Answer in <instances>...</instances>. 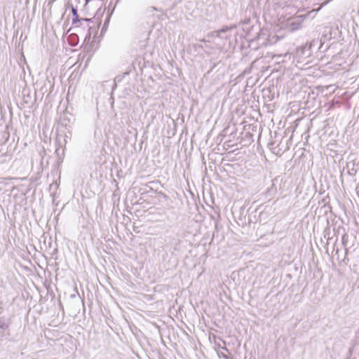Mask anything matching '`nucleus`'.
<instances>
[{
  "mask_svg": "<svg viewBox=\"0 0 359 359\" xmlns=\"http://www.w3.org/2000/svg\"><path fill=\"white\" fill-rule=\"evenodd\" d=\"M12 324V318L10 316L0 317V340L8 338L11 335L10 326Z\"/></svg>",
  "mask_w": 359,
  "mask_h": 359,
  "instance_id": "f257e3e1",
  "label": "nucleus"
},
{
  "mask_svg": "<svg viewBox=\"0 0 359 359\" xmlns=\"http://www.w3.org/2000/svg\"><path fill=\"white\" fill-rule=\"evenodd\" d=\"M71 9L73 15L72 25H74L75 27H79L78 24H81L82 22H94V18H80L79 16L76 8H75L73 5H71Z\"/></svg>",
  "mask_w": 359,
  "mask_h": 359,
  "instance_id": "f03ea898",
  "label": "nucleus"
},
{
  "mask_svg": "<svg viewBox=\"0 0 359 359\" xmlns=\"http://www.w3.org/2000/svg\"><path fill=\"white\" fill-rule=\"evenodd\" d=\"M313 50L310 49V47L306 43L304 46H300L297 48V55L299 58H306L311 55Z\"/></svg>",
  "mask_w": 359,
  "mask_h": 359,
  "instance_id": "7ed1b4c3",
  "label": "nucleus"
},
{
  "mask_svg": "<svg viewBox=\"0 0 359 359\" xmlns=\"http://www.w3.org/2000/svg\"><path fill=\"white\" fill-rule=\"evenodd\" d=\"M346 171V173L350 176H354L357 173V170L355 168V163L353 161H348L346 163V165L344 168L341 175Z\"/></svg>",
  "mask_w": 359,
  "mask_h": 359,
  "instance_id": "20e7f679",
  "label": "nucleus"
},
{
  "mask_svg": "<svg viewBox=\"0 0 359 359\" xmlns=\"http://www.w3.org/2000/svg\"><path fill=\"white\" fill-rule=\"evenodd\" d=\"M232 28L233 27H231L224 26L220 29L213 31L211 33V36L212 37H219V36H220L221 34H226L228 31H230L231 29H232Z\"/></svg>",
  "mask_w": 359,
  "mask_h": 359,
  "instance_id": "39448f33",
  "label": "nucleus"
},
{
  "mask_svg": "<svg viewBox=\"0 0 359 359\" xmlns=\"http://www.w3.org/2000/svg\"><path fill=\"white\" fill-rule=\"evenodd\" d=\"M307 44L310 47V49H311L312 50L315 48L320 49L323 46V43L321 42V40L319 41L318 39H313L311 42L307 43Z\"/></svg>",
  "mask_w": 359,
  "mask_h": 359,
  "instance_id": "423d86ee",
  "label": "nucleus"
},
{
  "mask_svg": "<svg viewBox=\"0 0 359 359\" xmlns=\"http://www.w3.org/2000/svg\"><path fill=\"white\" fill-rule=\"evenodd\" d=\"M70 123V119L64 114L60 118V123L65 127H67L68 124Z\"/></svg>",
  "mask_w": 359,
  "mask_h": 359,
  "instance_id": "0eeeda50",
  "label": "nucleus"
},
{
  "mask_svg": "<svg viewBox=\"0 0 359 359\" xmlns=\"http://www.w3.org/2000/svg\"><path fill=\"white\" fill-rule=\"evenodd\" d=\"M348 236L346 233L343 234L341 238V243L343 246L345 248V254H348V249L346 248L348 243Z\"/></svg>",
  "mask_w": 359,
  "mask_h": 359,
  "instance_id": "6e6552de",
  "label": "nucleus"
},
{
  "mask_svg": "<svg viewBox=\"0 0 359 359\" xmlns=\"http://www.w3.org/2000/svg\"><path fill=\"white\" fill-rule=\"evenodd\" d=\"M87 27H88V34L86 36V40L87 39H90V37H91L92 34L95 33V29H96L93 26H90L89 25H87Z\"/></svg>",
  "mask_w": 359,
  "mask_h": 359,
  "instance_id": "1a4fd4ad",
  "label": "nucleus"
},
{
  "mask_svg": "<svg viewBox=\"0 0 359 359\" xmlns=\"http://www.w3.org/2000/svg\"><path fill=\"white\" fill-rule=\"evenodd\" d=\"M302 27L301 22H292L290 23V28L292 31L297 30Z\"/></svg>",
  "mask_w": 359,
  "mask_h": 359,
  "instance_id": "9d476101",
  "label": "nucleus"
},
{
  "mask_svg": "<svg viewBox=\"0 0 359 359\" xmlns=\"http://www.w3.org/2000/svg\"><path fill=\"white\" fill-rule=\"evenodd\" d=\"M330 227H327V229H325L324 231V237L325 238H326L327 241H329L330 239L332 238V237L330 236Z\"/></svg>",
  "mask_w": 359,
  "mask_h": 359,
  "instance_id": "9b49d317",
  "label": "nucleus"
},
{
  "mask_svg": "<svg viewBox=\"0 0 359 359\" xmlns=\"http://www.w3.org/2000/svg\"><path fill=\"white\" fill-rule=\"evenodd\" d=\"M275 144H276L275 142H271L269 143V147L272 151L273 153H275V149H276L274 147Z\"/></svg>",
  "mask_w": 359,
  "mask_h": 359,
  "instance_id": "f8f14e48",
  "label": "nucleus"
},
{
  "mask_svg": "<svg viewBox=\"0 0 359 359\" xmlns=\"http://www.w3.org/2000/svg\"><path fill=\"white\" fill-rule=\"evenodd\" d=\"M218 38H220V39H226L228 38V36L226 35V34H221L220 36H219Z\"/></svg>",
  "mask_w": 359,
  "mask_h": 359,
  "instance_id": "ddd939ff",
  "label": "nucleus"
},
{
  "mask_svg": "<svg viewBox=\"0 0 359 359\" xmlns=\"http://www.w3.org/2000/svg\"><path fill=\"white\" fill-rule=\"evenodd\" d=\"M109 22V18H107V20L105 21L104 25L102 29L101 33H102L104 30V27L107 25V24Z\"/></svg>",
  "mask_w": 359,
  "mask_h": 359,
  "instance_id": "4468645a",
  "label": "nucleus"
},
{
  "mask_svg": "<svg viewBox=\"0 0 359 359\" xmlns=\"http://www.w3.org/2000/svg\"><path fill=\"white\" fill-rule=\"evenodd\" d=\"M221 356L225 359H233L232 358H229L224 353H222Z\"/></svg>",
  "mask_w": 359,
  "mask_h": 359,
  "instance_id": "2eb2a0df",
  "label": "nucleus"
},
{
  "mask_svg": "<svg viewBox=\"0 0 359 359\" xmlns=\"http://www.w3.org/2000/svg\"><path fill=\"white\" fill-rule=\"evenodd\" d=\"M353 349H354V348H353V347L349 348V349H348V353H349L350 355H352V354H353Z\"/></svg>",
  "mask_w": 359,
  "mask_h": 359,
  "instance_id": "dca6fc26",
  "label": "nucleus"
},
{
  "mask_svg": "<svg viewBox=\"0 0 359 359\" xmlns=\"http://www.w3.org/2000/svg\"><path fill=\"white\" fill-rule=\"evenodd\" d=\"M89 23H90V22H82L81 24H78V25H79V27H80V26H83V25H89Z\"/></svg>",
  "mask_w": 359,
  "mask_h": 359,
  "instance_id": "f3484780",
  "label": "nucleus"
},
{
  "mask_svg": "<svg viewBox=\"0 0 359 359\" xmlns=\"http://www.w3.org/2000/svg\"><path fill=\"white\" fill-rule=\"evenodd\" d=\"M86 1V6L91 1V0H85ZM101 4L102 3L103 0H99Z\"/></svg>",
  "mask_w": 359,
  "mask_h": 359,
  "instance_id": "a211bd4d",
  "label": "nucleus"
},
{
  "mask_svg": "<svg viewBox=\"0 0 359 359\" xmlns=\"http://www.w3.org/2000/svg\"><path fill=\"white\" fill-rule=\"evenodd\" d=\"M121 79L119 76H116V77L115 78V81H121Z\"/></svg>",
  "mask_w": 359,
  "mask_h": 359,
  "instance_id": "6ab92c4d",
  "label": "nucleus"
},
{
  "mask_svg": "<svg viewBox=\"0 0 359 359\" xmlns=\"http://www.w3.org/2000/svg\"><path fill=\"white\" fill-rule=\"evenodd\" d=\"M197 47L200 48H203V46L201 44H197L196 45Z\"/></svg>",
  "mask_w": 359,
  "mask_h": 359,
  "instance_id": "aec40b11",
  "label": "nucleus"
},
{
  "mask_svg": "<svg viewBox=\"0 0 359 359\" xmlns=\"http://www.w3.org/2000/svg\"><path fill=\"white\" fill-rule=\"evenodd\" d=\"M357 194H358V196L359 197V187H357Z\"/></svg>",
  "mask_w": 359,
  "mask_h": 359,
  "instance_id": "412c9836",
  "label": "nucleus"
},
{
  "mask_svg": "<svg viewBox=\"0 0 359 359\" xmlns=\"http://www.w3.org/2000/svg\"><path fill=\"white\" fill-rule=\"evenodd\" d=\"M24 102H25V103H28V98H26V100L25 99V100H24Z\"/></svg>",
  "mask_w": 359,
  "mask_h": 359,
  "instance_id": "4be33fe9",
  "label": "nucleus"
},
{
  "mask_svg": "<svg viewBox=\"0 0 359 359\" xmlns=\"http://www.w3.org/2000/svg\"><path fill=\"white\" fill-rule=\"evenodd\" d=\"M24 102H25V103H28V98H26V100L25 99V100H24Z\"/></svg>",
  "mask_w": 359,
  "mask_h": 359,
  "instance_id": "5701e85b",
  "label": "nucleus"
},
{
  "mask_svg": "<svg viewBox=\"0 0 359 359\" xmlns=\"http://www.w3.org/2000/svg\"><path fill=\"white\" fill-rule=\"evenodd\" d=\"M222 349H224V350H225V351H228V349H227V348H226V347H222Z\"/></svg>",
  "mask_w": 359,
  "mask_h": 359,
  "instance_id": "b1692460",
  "label": "nucleus"
}]
</instances>
